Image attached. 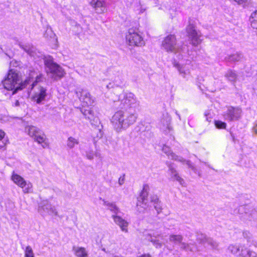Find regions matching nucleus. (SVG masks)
<instances>
[{"label":"nucleus","mask_w":257,"mask_h":257,"mask_svg":"<svg viewBox=\"0 0 257 257\" xmlns=\"http://www.w3.org/2000/svg\"><path fill=\"white\" fill-rule=\"evenodd\" d=\"M35 72L31 71L29 77L22 82L21 75L14 69L9 70L7 76L3 81L4 88L9 90L12 91V94H14L18 91L22 90L28 84L33 82V77Z\"/></svg>","instance_id":"obj_1"},{"label":"nucleus","mask_w":257,"mask_h":257,"mask_svg":"<svg viewBox=\"0 0 257 257\" xmlns=\"http://www.w3.org/2000/svg\"><path fill=\"white\" fill-rule=\"evenodd\" d=\"M137 118L136 110H118L112 116L111 122L114 130L120 132L135 123Z\"/></svg>","instance_id":"obj_2"},{"label":"nucleus","mask_w":257,"mask_h":257,"mask_svg":"<svg viewBox=\"0 0 257 257\" xmlns=\"http://www.w3.org/2000/svg\"><path fill=\"white\" fill-rule=\"evenodd\" d=\"M45 70L47 75L51 78L58 80L64 76V70L56 63L54 62L52 57H45L44 59Z\"/></svg>","instance_id":"obj_3"},{"label":"nucleus","mask_w":257,"mask_h":257,"mask_svg":"<svg viewBox=\"0 0 257 257\" xmlns=\"http://www.w3.org/2000/svg\"><path fill=\"white\" fill-rule=\"evenodd\" d=\"M162 48L167 52L174 54H181L184 48L182 45L177 43L176 36L174 35H169L162 41Z\"/></svg>","instance_id":"obj_4"},{"label":"nucleus","mask_w":257,"mask_h":257,"mask_svg":"<svg viewBox=\"0 0 257 257\" xmlns=\"http://www.w3.org/2000/svg\"><path fill=\"white\" fill-rule=\"evenodd\" d=\"M120 102V107L125 110H136V108L139 105V102L132 93L123 94Z\"/></svg>","instance_id":"obj_5"},{"label":"nucleus","mask_w":257,"mask_h":257,"mask_svg":"<svg viewBox=\"0 0 257 257\" xmlns=\"http://www.w3.org/2000/svg\"><path fill=\"white\" fill-rule=\"evenodd\" d=\"M26 131L36 142L39 144H41L43 148H45L48 147V144L46 141V137L40 129L36 126L31 125L26 127Z\"/></svg>","instance_id":"obj_6"},{"label":"nucleus","mask_w":257,"mask_h":257,"mask_svg":"<svg viewBox=\"0 0 257 257\" xmlns=\"http://www.w3.org/2000/svg\"><path fill=\"white\" fill-rule=\"evenodd\" d=\"M227 250L233 255H238L240 257H257V253L252 250L245 248L240 244H230Z\"/></svg>","instance_id":"obj_7"},{"label":"nucleus","mask_w":257,"mask_h":257,"mask_svg":"<svg viewBox=\"0 0 257 257\" xmlns=\"http://www.w3.org/2000/svg\"><path fill=\"white\" fill-rule=\"evenodd\" d=\"M125 37L126 42L130 46L141 47L145 45L143 37L133 29L128 30Z\"/></svg>","instance_id":"obj_8"},{"label":"nucleus","mask_w":257,"mask_h":257,"mask_svg":"<svg viewBox=\"0 0 257 257\" xmlns=\"http://www.w3.org/2000/svg\"><path fill=\"white\" fill-rule=\"evenodd\" d=\"M12 180L14 183L23 189L24 193H29L32 191V184L28 181L27 182L24 178L20 175L15 173H13L11 177Z\"/></svg>","instance_id":"obj_9"},{"label":"nucleus","mask_w":257,"mask_h":257,"mask_svg":"<svg viewBox=\"0 0 257 257\" xmlns=\"http://www.w3.org/2000/svg\"><path fill=\"white\" fill-rule=\"evenodd\" d=\"M242 111L239 107L229 106L224 112L223 116L225 120L231 121L239 119L241 116Z\"/></svg>","instance_id":"obj_10"},{"label":"nucleus","mask_w":257,"mask_h":257,"mask_svg":"<svg viewBox=\"0 0 257 257\" xmlns=\"http://www.w3.org/2000/svg\"><path fill=\"white\" fill-rule=\"evenodd\" d=\"M150 190V187L148 184L143 186V190L138 198L137 206H140L144 209H146L148 206V196Z\"/></svg>","instance_id":"obj_11"},{"label":"nucleus","mask_w":257,"mask_h":257,"mask_svg":"<svg viewBox=\"0 0 257 257\" xmlns=\"http://www.w3.org/2000/svg\"><path fill=\"white\" fill-rule=\"evenodd\" d=\"M162 151L165 153L169 159L178 161L182 163H185L188 167L191 168L194 172H196L195 168L191 165L190 161H186L184 160L182 157L176 155L174 153L172 152L169 147L167 146H164L162 148Z\"/></svg>","instance_id":"obj_12"},{"label":"nucleus","mask_w":257,"mask_h":257,"mask_svg":"<svg viewBox=\"0 0 257 257\" xmlns=\"http://www.w3.org/2000/svg\"><path fill=\"white\" fill-rule=\"evenodd\" d=\"M173 66L177 69L179 75L186 80H188L191 75L190 67L189 64H181L174 62Z\"/></svg>","instance_id":"obj_13"},{"label":"nucleus","mask_w":257,"mask_h":257,"mask_svg":"<svg viewBox=\"0 0 257 257\" xmlns=\"http://www.w3.org/2000/svg\"><path fill=\"white\" fill-rule=\"evenodd\" d=\"M38 211L42 215H45L46 214L57 215L56 209L47 200H43L41 202L39 206Z\"/></svg>","instance_id":"obj_14"},{"label":"nucleus","mask_w":257,"mask_h":257,"mask_svg":"<svg viewBox=\"0 0 257 257\" xmlns=\"http://www.w3.org/2000/svg\"><path fill=\"white\" fill-rule=\"evenodd\" d=\"M47 90L42 86H39L35 91L34 94L32 97L34 102L37 104H40L45 101L47 95Z\"/></svg>","instance_id":"obj_15"},{"label":"nucleus","mask_w":257,"mask_h":257,"mask_svg":"<svg viewBox=\"0 0 257 257\" xmlns=\"http://www.w3.org/2000/svg\"><path fill=\"white\" fill-rule=\"evenodd\" d=\"M76 94L84 105H90L93 103L94 100L87 90L79 89L76 92Z\"/></svg>","instance_id":"obj_16"},{"label":"nucleus","mask_w":257,"mask_h":257,"mask_svg":"<svg viewBox=\"0 0 257 257\" xmlns=\"http://www.w3.org/2000/svg\"><path fill=\"white\" fill-rule=\"evenodd\" d=\"M81 111L85 116V118L89 120L92 125L96 126L99 123L98 117L96 115V114L92 108H82Z\"/></svg>","instance_id":"obj_17"},{"label":"nucleus","mask_w":257,"mask_h":257,"mask_svg":"<svg viewBox=\"0 0 257 257\" xmlns=\"http://www.w3.org/2000/svg\"><path fill=\"white\" fill-rule=\"evenodd\" d=\"M90 4L97 14H103L106 11V3L103 1L91 0Z\"/></svg>","instance_id":"obj_18"},{"label":"nucleus","mask_w":257,"mask_h":257,"mask_svg":"<svg viewBox=\"0 0 257 257\" xmlns=\"http://www.w3.org/2000/svg\"><path fill=\"white\" fill-rule=\"evenodd\" d=\"M197 240L200 243H207L212 248H215L218 246V243L212 238L207 237L206 235L203 233H198L197 235Z\"/></svg>","instance_id":"obj_19"},{"label":"nucleus","mask_w":257,"mask_h":257,"mask_svg":"<svg viewBox=\"0 0 257 257\" xmlns=\"http://www.w3.org/2000/svg\"><path fill=\"white\" fill-rule=\"evenodd\" d=\"M112 217L114 222L120 227L122 231L127 232L128 223L125 220L117 215H112Z\"/></svg>","instance_id":"obj_20"},{"label":"nucleus","mask_w":257,"mask_h":257,"mask_svg":"<svg viewBox=\"0 0 257 257\" xmlns=\"http://www.w3.org/2000/svg\"><path fill=\"white\" fill-rule=\"evenodd\" d=\"M149 235L150 238L149 239V240H150L156 248H161L162 246V242L157 239V238L161 236V233L153 232Z\"/></svg>","instance_id":"obj_21"},{"label":"nucleus","mask_w":257,"mask_h":257,"mask_svg":"<svg viewBox=\"0 0 257 257\" xmlns=\"http://www.w3.org/2000/svg\"><path fill=\"white\" fill-rule=\"evenodd\" d=\"M169 167V172L170 175L171 176V178L173 180H176L179 182L181 184H182L184 183V180L179 175L177 170L173 167V165L170 164L168 166Z\"/></svg>","instance_id":"obj_22"},{"label":"nucleus","mask_w":257,"mask_h":257,"mask_svg":"<svg viewBox=\"0 0 257 257\" xmlns=\"http://www.w3.org/2000/svg\"><path fill=\"white\" fill-rule=\"evenodd\" d=\"M72 250L77 257H88L87 251L84 247L74 246Z\"/></svg>","instance_id":"obj_23"},{"label":"nucleus","mask_w":257,"mask_h":257,"mask_svg":"<svg viewBox=\"0 0 257 257\" xmlns=\"http://www.w3.org/2000/svg\"><path fill=\"white\" fill-rule=\"evenodd\" d=\"M19 45L29 55L33 57H35L36 54V49L32 45L29 44L23 45L21 43L19 44Z\"/></svg>","instance_id":"obj_24"},{"label":"nucleus","mask_w":257,"mask_h":257,"mask_svg":"<svg viewBox=\"0 0 257 257\" xmlns=\"http://www.w3.org/2000/svg\"><path fill=\"white\" fill-rule=\"evenodd\" d=\"M183 237L180 234H171L169 237V240L170 242L175 244H180L184 243L182 242Z\"/></svg>","instance_id":"obj_25"},{"label":"nucleus","mask_w":257,"mask_h":257,"mask_svg":"<svg viewBox=\"0 0 257 257\" xmlns=\"http://www.w3.org/2000/svg\"><path fill=\"white\" fill-rule=\"evenodd\" d=\"M181 248L186 251L196 252L198 251L197 245L195 243H182L181 244Z\"/></svg>","instance_id":"obj_26"},{"label":"nucleus","mask_w":257,"mask_h":257,"mask_svg":"<svg viewBox=\"0 0 257 257\" xmlns=\"http://www.w3.org/2000/svg\"><path fill=\"white\" fill-rule=\"evenodd\" d=\"M201 34L198 32L196 34H193L192 35L188 36L189 40L191 41V43L192 45L196 46L201 43V40L200 39Z\"/></svg>","instance_id":"obj_27"},{"label":"nucleus","mask_w":257,"mask_h":257,"mask_svg":"<svg viewBox=\"0 0 257 257\" xmlns=\"http://www.w3.org/2000/svg\"><path fill=\"white\" fill-rule=\"evenodd\" d=\"M103 205L107 207L108 209L114 214V215H117L119 212V208L114 203L109 202L104 200H103Z\"/></svg>","instance_id":"obj_28"},{"label":"nucleus","mask_w":257,"mask_h":257,"mask_svg":"<svg viewBox=\"0 0 257 257\" xmlns=\"http://www.w3.org/2000/svg\"><path fill=\"white\" fill-rule=\"evenodd\" d=\"M242 56L241 54L236 52L233 54L228 55L225 58L226 61L228 62H237L241 59Z\"/></svg>","instance_id":"obj_29"},{"label":"nucleus","mask_w":257,"mask_h":257,"mask_svg":"<svg viewBox=\"0 0 257 257\" xmlns=\"http://www.w3.org/2000/svg\"><path fill=\"white\" fill-rule=\"evenodd\" d=\"M247 219L249 221H253L256 222L257 225V209H253L249 212L245 213Z\"/></svg>","instance_id":"obj_30"},{"label":"nucleus","mask_w":257,"mask_h":257,"mask_svg":"<svg viewBox=\"0 0 257 257\" xmlns=\"http://www.w3.org/2000/svg\"><path fill=\"white\" fill-rule=\"evenodd\" d=\"M225 77L230 82L234 83L236 81L237 75L234 71L228 70L226 73Z\"/></svg>","instance_id":"obj_31"},{"label":"nucleus","mask_w":257,"mask_h":257,"mask_svg":"<svg viewBox=\"0 0 257 257\" xmlns=\"http://www.w3.org/2000/svg\"><path fill=\"white\" fill-rule=\"evenodd\" d=\"M249 21L251 27L253 29H257V10L251 14Z\"/></svg>","instance_id":"obj_32"},{"label":"nucleus","mask_w":257,"mask_h":257,"mask_svg":"<svg viewBox=\"0 0 257 257\" xmlns=\"http://www.w3.org/2000/svg\"><path fill=\"white\" fill-rule=\"evenodd\" d=\"M79 144V140L72 137H70L67 141V146L70 149H73L76 145Z\"/></svg>","instance_id":"obj_33"},{"label":"nucleus","mask_w":257,"mask_h":257,"mask_svg":"<svg viewBox=\"0 0 257 257\" xmlns=\"http://www.w3.org/2000/svg\"><path fill=\"white\" fill-rule=\"evenodd\" d=\"M5 133L0 130V149L4 148L9 143L8 140L5 138Z\"/></svg>","instance_id":"obj_34"},{"label":"nucleus","mask_w":257,"mask_h":257,"mask_svg":"<svg viewBox=\"0 0 257 257\" xmlns=\"http://www.w3.org/2000/svg\"><path fill=\"white\" fill-rule=\"evenodd\" d=\"M44 36L47 39L53 38L55 37V34L51 28H48L44 34Z\"/></svg>","instance_id":"obj_35"},{"label":"nucleus","mask_w":257,"mask_h":257,"mask_svg":"<svg viewBox=\"0 0 257 257\" xmlns=\"http://www.w3.org/2000/svg\"><path fill=\"white\" fill-rule=\"evenodd\" d=\"M25 257H34V253L32 248L28 245L25 250Z\"/></svg>","instance_id":"obj_36"},{"label":"nucleus","mask_w":257,"mask_h":257,"mask_svg":"<svg viewBox=\"0 0 257 257\" xmlns=\"http://www.w3.org/2000/svg\"><path fill=\"white\" fill-rule=\"evenodd\" d=\"M170 121L171 118L168 114H166L165 119L161 120V123L163 124V126L168 129H169Z\"/></svg>","instance_id":"obj_37"},{"label":"nucleus","mask_w":257,"mask_h":257,"mask_svg":"<svg viewBox=\"0 0 257 257\" xmlns=\"http://www.w3.org/2000/svg\"><path fill=\"white\" fill-rule=\"evenodd\" d=\"M186 31L187 33L188 37L193 34H196V33L198 32L195 29V27L192 25H190L187 26L186 28Z\"/></svg>","instance_id":"obj_38"},{"label":"nucleus","mask_w":257,"mask_h":257,"mask_svg":"<svg viewBox=\"0 0 257 257\" xmlns=\"http://www.w3.org/2000/svg\"><path fill=\"white\" fill-rule=\"evenodd\" d=\"M214 123L216 127L218 128H225L226 126V123L220 120H215Z\"/></svg>","instance_id":"obj_39"},{"label":"nucleus","mask_w":257,"mask_h":257,"mask_svg":"<svg viewBox=\"0 0 257 257\" xmlns=\"http://www.w3.org/2000/svg\"><path fill=\"white\" fill-rule=\"evenodd\" d=\"M43 75L40 74L39 75H37L36 77V79L35 82H33L32 84V88H33L35 85V83H37L38 82L41 81L42 79Z\"/></svg>","instance_id":"obj_40"},{"label":"nucleus","mask_w":257,"mask_h":257,"mask_svg":"<svg viewBox=\"0 0 257 257\" xmlns=\"http://www.w3.org/2000/svg\"><path fill=\"white\" fill-rule=\"evenodd\" d=\"M243 236L247 239H249L251 237V233L248 231H244L243 232Z\"/></svg>","instance_id":"obj_41"},{"label":"nucleus","mask_w":257,"mask_h":257,"mask_svg":"<svg viewBox=\"0 0 257 257\" xmlns=\"http://www.w3.org/2000/svg\"><path fill=\"white\" fill-rule=\"evenodd\" d=\"M154 205L155 208L156 209L158 213L161 212L162 207L161 205H160V202L158 203V204H154Z\"/></svg>","instance_id":"obj_42"},{"label":"nucleus","mask_w":257,"mask_h":257,"mask_svg":"<svg viewBox=\"0 0 257 257\" xmlns=\"http://www.w3.org/2000/svg\"><path fill=\"white\" fill-rule=\"evenodd\" d=\"M151 201L154 204H158L159 202V198L157 196H153L151 197Z\"/></svg>","instance_id":"obj_43"},{"label":"nucleus","mask_w":257,"mask_h":257,"mask_svg":"<svg viewBox=\"0 0 257 257\" xmlns=\"http://www.w3.org/2000/svg\"><path fill=\"white\" fill-rule=\"evenodd\" d=\"M125 180V175L123 174L122 176H120L118 179V184L120 185H122L124 182Z\"/></svg>","instance_id":"obj_44"},{"label":"nucleus","mask_w":257,"mask_h":257,"mask_svg":"<svg viewBox=\"0 0 257 257\" xmlns=\"http://www.w3.org/2000/svg\"><path fill=\"white\" fill-rule=\"evenodd\" d=\"M86 156L89 160H92L93 159V153L92 151L87 152Z\"/></svg>","instance_id":"obj_45"},{"label":"nucleus","mask_w":257,"mask_h":257,"mask_svg":"<svg viewBox=\"0 0 257 257\" xmlns=\"http://www.w3.org/2000/svg\"><path fill=\"white\" fill-rule=\"evenodd\" d=\"M106 87L107 89H110L114 87V84L112 82H110L106 85Z\"/></svg>","instance_id":"obj_46"},{"label":"nucleus","mask_w":257,"mask_h":257,"mask_svg":"<svg viewBox=\"0 0 257 257\" xmlns=\"http://www.w3.org/2000/svg\"><path fill=\"white\" fill-rule=\"evenodd\" d=\"M252 130L253 132L257 135V123L253 127Z\"/></svg>","instance_id":"obj_47"},{"label":"nucleus","mask_w":257,"mask_h":257,"mask_svg":"<svg viewBox=\"0 0 257 257\" xmlns=\"http://www.w3.org/2000/svg\"><path fill=\"white\" fill-rule=\"evenodd\" d=\"M138 257H152L150 254H144L142 255H140Z\"/></svg>","instance_id":"obj_48"},{"label":"nucleus","mask_w":257,"mask_h":257,"mask_svg":"<svg viewBox=\"0 0 257 257\" xmlns=\"http://www.w3.org/2000/svg\"><path fill=\"white\" fill-rule=\"evenodd\" d=\"M15 105L16 106H18L20 105V103H19V101L18 100H16L15 102Z\"/></svg>","instance_id":"obj_49"},{"label":"nucleus","mask_w":257,"mask_h":257,"mask_svg":"<svg viewBox=\"0 0 257 257\" xmlns=\"http://www.w3.org/2000/svg\"><path fill=\"white\" fill-rule=\"evenodd\" d=\"M175 113H176V114L178 116V117H179V119H180V115L178 113L177 111H176Z\"/></svg>","instance_id":"obj_50"},{"label":"nucleus","mask_w":257,"mask_h":257,"mask_svg":"<svg viewBox=\"0 0 257 257\" xmlns=\"http://www.w3.org/2000/svg\"><path fill=\"white\" fill-rule=\"evenodd\" d=\"M103 251H105V252H106V250H105V249L104 248H102V249Z\"/></svg>","instance_id":"obj_51"}]
</instances>
